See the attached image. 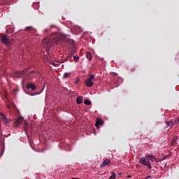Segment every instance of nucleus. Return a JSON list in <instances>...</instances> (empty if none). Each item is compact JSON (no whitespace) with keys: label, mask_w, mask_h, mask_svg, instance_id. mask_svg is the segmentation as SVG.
<instances>
[{"label":"nucleus","mask_w":179,"mask_h":179,"mask_svg":"<svg viewBox=\"0 0 179 179\" xmlns=\"http://www.w3.org/2000/svg\"><path fill=\"white\" fill-rule=\"evenodd\" d=\"M152 159H155V156L153 155H146L144 157L140 158L139 159V163L141 164H143V166H147L148 169L150 170L152 169V165H150V160L153 162Z\"/></svg>","instance_id":"1"},{"label":"nucleus","mask_w":179,"mask_h":179,"mask_svg":"<svg viewBox=\"0 0 179 179\" xmlns=\"http://www.w3.org/2000/svg\"><path fill=\"white\" fill-rule=\"evenodd\" d=\"M1 41L2 44L6 45V47L9 48L12 45V39H10V36L6 34H3L1 36Z\"/></svg>","instance_id":"2"},{"label":"nucleus","mask_w":179,"mask_h":179,"mask_svg":"<svg viewBox=\"0 0 179 179\" xmlns=\"http://www.w3.org/2000/svg\"><path fill=\"white\" fill-rule=\"evenodd\" d=\"M95 76L90 74V78L85 81V85L87 87H92L93 86V80H94Z\"/></svg>","instance_id":"3"},{"label":"nucleus","mask_w":179,"mask_h":179,"mask_svg":"<svg viewBox=\"0 0 179 179\" xmlns=\"http://www.w3.org/2000/svg\"><path fill=\"white\" fill-rule=\"evenodd\" d=\"M64 34H60L58 36H56L53 38V43L54 44H59L61 43V41L64 40Z\"/></svg>","instance_id":"4"},{"label":"nucleus","mask_w":179,"mask_h":179,"mask_svg":"<svg viewBox=\"0 0 179 179\" xmlns=\"http://www.w3.org/2000/svg\"><path fill=\"white\" fill-rule=\"evenodd\" d=\"M28 71H29V69H25L23 71L15 72V76H16V78H22V76H23V75H24V73H26V72H28Z\"/></svg>","instance_id":"5"},{"label":"nucleus","mask_w":179,"mask_h":179,"mask_svg":"<svg viewBox=\"0 0 179 179\" xmlns=\"http://www.w3.org/2000/svg\"><path fill=\"white\" fill-rule=\"evenodd\" d=\"M76 53V49H75L74 47H73L71 50H70V52L69 53L68 55V57L66 58V61H68V59L69 58H72V57H73V55H75V54Z\"/></svg>","instance_id":"6"},{"label":"nucleus","mask_w":179,"mask_h":179,"mask_svg":"<svg viewBox=\"0 0 179 179\" xmlns=\"http://www.w3.org/2000/svg\"><path fill=\"white\" fill-rule=\"evenodd\" d=\"M15 127H17L18 125H20V124H22V122H23V117L20 116L18 118H17L15 120Z\"/></svg>","instance_id":"7"},{"label":"nucleus","mask_w":179,"mask_h":179,"mask_svg":"<svg viewBox=\"0 0 179 179\" xmlns=\"http://www.w3.org/2000/svg\"><path fill=\"white\" fill-rule=\"evenodd\" d=\"M25 30H26V31H31V33H32V34H36V33L37 32L36 29L33 28V27H27L25 28Z\"/></svg>","instance_id":"8"},{"label":"nucleus","mask_w":179,"mask_h":179,"mask_svg":"<svg viewBox=\"0 0 179 179\" xmlns=\"http://www.w3.org/2000/svg\"><path fill=\"white\" fill-rule=\"evenodd\" d=\"M110 164V159H105L101 164L100 165V167H106V166H108Z\"/></svg>","instance_id":"9"},{"label":"nucleus","mask_w":179,"mask_h":179,"mask_svg":"<svg viewBox=\"0 0 179 179\" xmlns=\"http://www.w3.org/2000/svg\"><path fill=\"white\" fill-rule=\"evenodd\" d=\"M27 89H31V90H36V85L33 83H28L27 85Z\"/></svg>","instance_id":"10"},{"label":"nucleus","mask_w":179,"mask_h":179,"mask_svg":"<svg viewBox=\"0 0 179 179\" xmlns=\"http://www.w3.org/2000/svg\"><path fill=\"white\" fill-rule=\"evenodd\" d=\"M76 103L77 104H82L83 103V96H79L76 99Z\"/></svg>","instance_id":"11"},{"label":"nucleus","mask_w":179,"mask_h":179,"mask_svg":"<svg viewBox=\"0 0 179 179\" xmlns=\"http://www.w3.org/2000/svg\"><path fill=\"white\" fill-rule=\"evenodd\" d=\"M103 120H96V122L95 124V126L96 127V128H99V125H103Z\"/></svg>","instance_id":"12"},{"label":"nucleus","mask_w":179,"mask_h":179,"mask_svg":"<svg viewBox=\"0 0 179 179\" xmlns=\"http://www.w3.org/2000/svg\"><path fill=\"white\" fill-rule=\"evenodd\" d=\"M1 115H2L3 122H5V124H9V120H8V118H6L3 114L1 113Z\"/></svg>","instance_id":"13"},{"label":"nucleus","mask_w":179,"mask_h":179,"mask_svg":"<svg viewBox=\"0 0 179 179\" xmlns=\"http://www.w3.org/2000/svg\"><path fill=\"white\" fill-rule=\"evenodd\" d=\"M178 139V136H174L171 141V146H174V144L176 143V142H177Z\"/></svg>","instance_id":"14"},{"label":"nucleus","mask_w":179,"mask_h":179,"mask_svg":"<svg viewBox=\"0 0 179 179\" xmlns=\"http://www.w3.org/2000/svg\"><path fill=\"white\" fill-rule=\"evenodd\" d=\"M86 57L89 61H92V53L90 52H87L86 54Z\"/></svg>","instance_id":"15"},{"label":"nucleus","mask_w":179,"mask_h":179,"mask_svg":"<svg viewBox=\"0 0 179 179\" xmlns=\"http://www.w3.org/2000/svg\"><path fill=\"white\" fill-rule=\"evenodd\" d=\"M84 104H85V106H92V101L89 99H85Z\"/></svg>","instance_id":"16"},{"label":"nucleus","mask_w":179,"mask_h":179,"mask_svg":"<svg viewBox=\"0 0 179 179\" xmlns=\"http://www.w3.org/2000/svg\"><path fill=\"white\" fill-rule=\"evenodd\" d=\"M69 76H71V73H65L63 76V78L64 79H67V78H69Z\"/></svg>","instance_id":"17"},{"label":"nucleus","mask_w":179,"mask_h":179,"mask_svg":"<svg viewBox=\"0 0 179 179\" xmlns=\"http://www.w3.org/2000/svg\"><path fill=\"white\" fill-rule=\"evenodd\" d=\"M74 61H76V62H78V61H79V56H76V55H74L73 57Z\"/></svg>","instance_id":"18"},{"label":"nucleus","mask_w":179,"mask_h":179,"mask_svg":"<svg viewBox=\"0 0 179 179\" xmlns=\"http://www.w3.org/2000/svg\"><path fill=\"white\" fill-rule=\"evenodd\" d=\"M69 43H71V45H73H73H75V42H73V41L72 40H69Z\"/></svg>","instance_id":"19"},{"label":"nucleus","mask_w":179,"mask_h":179,"mask_svg":"<svg viewBox=\"0 0 179 179\" xmlns=\"http://www.w3.org/2000/svg\"><path fill=\"white\" fill-rule=\"evenodd\" d=\"M167 157H169V155H165V156H164L162 159H161V160H166V159H167Z\"/></svg>","instance_id":"20"},{"label":"nucleus","mask_w":179,"mask_h":179,"mask_svg":"<svg viewBox=\"0 0 179 179\" xmlns=\"http://www.w3.org/2000/svg\"><path fill=\"white\" fill-rule=\"evenodd\" d=\"M152 160H153V162H155V160H156V163H159V162L161 161V159L159 160V159H156V157H155V159H152Z\"/></svg>","instance_id":"21"},{"label":"nucleus","mask_w":179,"mask_h":179,"mask_svg":"<svg viewBox=\"0 0 179 179\" xmlns=\"http://www.w3.org/2000/svg\"><path fill=\"white\" fill-rule=\"evenodd\" d=\"M51 65H53V66H57V65H58V64L51 62Z\"/></svg>","instance_id":"22"},{"label":"nucleus","mask_w":179,"mask_h":179,"mask_svg":"<svg viewBox=\"0 0 179 179\" xmlns=\"http://www.w3.org/2000/svg\"><path fill=\"white\" fill-rule=\"evenodd\" d=\"M79 83V79L76 80L75 85H78Z\"/></svg>","instance_id":"23"},{"label":"nucleus","mask_w":179,"mask_h":179,"mask_svg":"<svg viewBox=\"0 0 179 179\" xmlns=\"http://www.w3.org/2000/svg\"><path fill=\"white\" fill-rule=\"evenodd\" d=\"M151 178V176H147V177H145L144 179H149V178Z\"/></svg>","instance_id":"24"},{"label":"nucleus","mask_w":179,"mask_h":179,"mask_svg":"<svg viewBox=\"0 0 179 179\" xmlns=\"http://www.w3.org/2000/svg\"><path fill=\"white\" fill-rule=\"evenodd\" d=\"M113 76H117V73H113Z\"/></svg>","instance_id":"25"},{"label":"nucleus","mask_w":179,"mask_h":179,"mask_svg":"<svg viewBox=\"0 0 179 179\" xmlns=\"http://www.w3.org/2000/svg\"><path fill=\"white\" fill-rule=\"evenodd\" d=\"M26 80V79L23 78L22 80V83H24V81Z\"/></svg>","instance_id":"26"},{"label":"nucleus","mask_w":179,"mask_h":179,"mask_svg":"<svg viewBox=\"0 0 179 179\" xmlns=\"http://www.w3.org/2000/svg\"><path fill=\"white\" fill-rule=\"evenodd\" d=\"M131 175L127 176V178H131Z\"/></svg>","instance_id":"27"},{"label":"nucleus","mask_w":179,"mask_h":179,"mask_svg":"<svg viewBox=\"0 0 179 179\" xmlns=\"http://www.w3.org/2000/svg\"><path fill=\"white\" fill-rule=\"evenodd\" d=\"M24 129H25V131H27V129H26V124H24Z\"/></svg>","instance_id":"28"},{"label":"nucleus","mask_w":179,"mask_h":179,"mask_svg":"<svg viewBox=\"0 0 179 179\" xmlns=\"http://www.w3.org/2000/svg\"><path fill=\"white\" fill-rule=\"evenodd\" d=\"M29 141H30V136H27Z\"/></svg>","instance_id":"29"},{"label":"nucleus","mask_w":179,"mask_h":179,"mask_svg":"<svg viewBox=\"0 0 179 179\" xmlns=\"http://www.w3.org/2000/svg\"><path fill=\"white\" fill-rule=\"evenodd\" d=\"M49 44H50V42H48V43H47V45H49Z\"/></svg>","instance_id":"30"},{"label":"nucleus","mask_w":179,"mask_h":179,"mask_svg":"<svg viewBox=\"0 0 179 179\" xmlns=\"http://www.w3.org/2000/svg\"><path fill=\"white\" fill-rule=\"evenodd\" d=\"M29 94H31V96H33V94L29 93Z\"/></svg>","instance_id":"31"},{"label":"nucleus","mask_w":179,"mask_h":179,"mask_svg":"<svg viewBox=\"0 0 179 179\" xmlns=\"http://www.w3.org/2000/svg\"><path fill=\"white\" fill-rule=\"evenodd\" d=\"M30 73H33V71H31Z\"/></svg>","instance_id":"32"},{"label":"nucleus","mask_w":179,"mask_h":179,"mask_svg":"<svg viewBox=\"0 0 179 179\" xmlns=\"http://www.w3.org/2000/svg\"><path fill=\"white\" fill-rule=\"evenodd\" d=\"M167 166V164H165V167Z\"/></svg>","instance_id":"33"}]
</instances>
